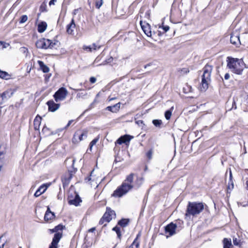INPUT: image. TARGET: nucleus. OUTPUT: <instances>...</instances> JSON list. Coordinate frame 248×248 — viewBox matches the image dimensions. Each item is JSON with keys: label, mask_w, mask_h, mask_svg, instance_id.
<instances>
[{"label": "nucleus", "mask_w": 248, "mask_h": 248, "mask_svg": "<svg viewBox=\"0 0 248 248\" xmlns=\"http://www.w3.org/2000/svg\"><path fill=\"white\" fill-rule=\"evenodd\" d=\"M135 175V174L133 173H131L128 175L122 185L118 186L113 192L112 196L121 197L133 188H139L142 184L143 179L141 177H138L134 185L133 183Z\"/></svg>", "instance_id": "nucleus-1"}, {"label": "nucleus", "mask_w": 248, "mask_h": 248, "mask_svg": "<svg viewBox=\"0 0 248 248\" xmlns=\"http://www.w3.org/2000/svg\"><path fill=\"white\" fill-rule=\"evenodd\" d=\"M227 67L230 70L237 75L242 74L244 69L246 66L242 59L228 57L227 58Z\"/></svg>", "instance_id": "nucleus-2"}, {"label": "nucleus", "mask_w": 248, "mask_h": 248, "mask_svg": "<svg viewBox=\"0 0 248 248\" xmlns=\"http://www.w3.org/2000/svg\"><path fill=\"white\" fill-rule=\"evenodd\" d=\"M204 205L202 202H189L186 207V217L199 215L204 209Z\"/></svg>", "instance_id": "nucleus-3"}, {"label": "nucleus", "mask_w": 248, "mask_h": 248, "mask_svg": "<svg viewBox=\"0 0 248 248\" xmlns=\"http://www.w3.org/2000/svg\"><path fill=\"white\" fill-rule=\"evenodd\" d=\"M213 67L209 64H206L203 68V74L202 75L201 90L205 91L208 88L209 83L211 80V74Z\"/></svg>", "instance_id": "nucleus-4"}, {"label": "nucleus", "mask_w": 248, "mask_h": 248, "mask_svg": "<svg viewBox=\"0 0 248 248\" xmlns=\"http://www.w3.org/2000/svg\"><path fill=\"white\" fill-rule=\"evenodd\" d=\"M35 45L39 49L52 48L56 45V43H53L51 40L43 38L38 40Z\"/></svg>", "instance_id": "nucleus-5"}, {"label": "nucleus", "mask_w": 248, "mask_h": 248, "mask_svg": "<svg viewBox=\"0 0 248 248\" xmlns=\"http://www.w3.org/2000/svg\"><path fill=\"white\" fill-rule=\"evenodd\" d=\"M116 217V214L114 211L111 210L109 207H107L106 211L100 219L99 223L100 225L103 224L105 221L107 222H110L113 218Z\"/></svg>", "instance_id": "nucleus-6"}, {"label": "nucleus", "mask_w": 248, "mask_h": 248, "mask_svg": "<svg viewBox=\"0 0 248 248\" xmlns=\"http://www.w3.org/2000/svg\"><path fill=\"white\" fill-rule=\"evenodd\" d=\"M67 93V91L65 88H60L53 95L55 100L57 102L63 100L66 98Z\"/></svg>", "instance_id": "nucleus-7"}, {"label": "nucleus", "mask_w": 248, "mask_h": 248, "mask_svg": "<svg viewBox=\"0 0 248 248\" xmlns=\"http://www.w3.org/2000/svg\"><path fill=\"white\" fill-rule=\"evenodd\" d=\"M62 237V232L55 233L48 248H58V243Z\"/></svg>", "instance_id": "nucleus-8"}, {"label": "nucleus", "mask_w": 248, "mask_h": 248, "mask_svg": "<svg viewBox=\"0 0 248 248\" xmlns=\"http://www.w3.org/2000/svg\"><path fill=\"white\" fill-rule=\"evenodd\" d=\"M177 227L176 224L171 222L165 227L166 234H168L169 236H172L175 233V230Z\"/></svg>", "instance_id": "nucleus-9"}, {"label": "nucleus", "mask_w": 248, "mask_h": 248, "mask_svg": "<svg viewBox=\"0 0 248 248\" xmlns=\"http://www.w3.org/2000/svg\"><path fill=\"white\" fill-rule=\"evenodd\" d=\"M140 25L145 34L147 36L151 37L152 36V31L150 24L146 22H143L142 20H140Z\"/></svg>", "instance_id": "nucleus-10"}, {"label": "nucleus", "mask_w": 248, "mask_h": 248, "mask_svg": "<svg viewBox=\"0 0 248 248\" xmlns=\"http://www.w3.org/2000/svg\"><path fill=\"white\" fill-rule=\"evenodd\" d=\"M14 94V92L11 90H9L4 92L0 95V104L1 105L5 101L10 98Z\"/></svg>", "instance_id": "nucleus-11"}, {"label": "nucleus", "mask_w": 248, "mask_h": 248, "mask_svg": "<svg viewBox=\"0 0 248 248\" xmlns=\"http://www.w3.org/2000/svg\"><path fill=\"white\" fill-rule=\"evenodd\" d=\"M87 131H86L83 132L80 131H77L74 135L73 141H77V139H78L79 141H81L83 139V137L87 138Z\"/></svg>", "instance_id": "nucleus-12"}, {"label": "nucleus", "mask_w": 248, "mask_h": 248, "mask_svg": "<svg viewBox=\"0 0 248 248\" xmlns=\"http://www.w3.org/2000/svg\"><path fill=\"white\" fill-rule=\"evenodd\" d=\"M231 43L235 45L236 46H239L241 44L239 35L237 32H233L232 33L230 37Z\"/></svg>", "instance_id": "nucleus-13"}, {"label": "nucleus", "mask_w": 248, "mask_h": 248, "mask_svg": "<svg viewBox=\"0 0 248 248\" xmlns=\"http://www.w3.org/2000/svg\"><path fill=\"white\" fill-rule=\"evenodd\" d=\"M133 138L132 136H131L128 135H124V136L120 137L116 141V143L118 144H122L123 143L126 144L127 142H129L130 140Z\"/></svg>", "instance_id": "nucleus-14"}, {"label": "nucleus", "mask_w": 248, "mask_h": 248, "mask_svg": "<svg viewBox=\"0 0 248 248\" xmlns=\"http://www.w3.org/2000/svg\"><path fill=\"white\" fill-rule=\"evenodd\" d=\"M74 198L68 201V203L70 205H74L77 206L82 201L78 193L74 192Z\"/></svg>", "instance_id": "nucleus-15"}, {"label": "nucleus", "mask_w": 248, "mask_h": 248, "mask_svg": "<svg viewBox=\"0 0 248 248\" xmlns=\"http://www.w3.org/2000/svg\"><path fill=\"white\" fill-rule=\"evenodd\" d=\"M48 107V110L51 112H54L60 107L59 104L55 103L53 100H49L46 103Z\"/></svg>", "instance_id": "nucleus-16"}, {"label": "nucleus", "mask_w": 248, "mask_h": 248, "mask_svg": "<svg viewBox=\"0 0 248 248\" xmlns=\"http://www.w3.org/2000/svg\"><path fill=\"white\" fill-rule=\"evenodd\" d=\"M72 177V174L71 172H67L65 173L62 177V180L63 185H68Z\"/></svg>", "instance_id": "nucleus-17"}, {"label": "nucleus", "mask_w": 248, "mask_h": 248, "mask_svg": "<svg viewBox=\"0 0 248 248\" xmlns=\"http://www.w3.org/2000/svg\"><path fill=\"white\" fill-rule=\"evenodd\" d=\"M76 27L74 19L73 18L71 23L68 24L66 26V32L69 34H73L74 29Z\"/></svg>", "instance_id": "nucleus-18"}, {"label": "nucleus", "mask_w": 248, "mask_h": 248, "mask_svg": "<svg viewBox=\"0 0 248 248\" xmlns=\"http://www.w3.org/2000/svg\"><path fill=\"white\" fill-rule=\"evenodd\" d=\"M6 145L4 144L0 145V162H2L4 159V155L6 154ZM2 165L0 164V169Z\"/></svg>", "instance_id": "nucleus-19"}, {"label": "nucleus", "mask_w": 248, "mask_h": 248, "mask_svg": "<svg viewBox=\"0 0 248 248\" xmlns=\"http://www.w3.org/2000/svg\"><path fill=\"white\" fill-rule=\"evenodd\" d=\"M47 189V186L45 184L41 186L35 192L34 196L35 197H38L42 194L44 193Z\"/></svg>", "instance_id": "nucleus-20"}, {"label": "nucleus", "mask_w": 248, "mask_h": 248, "mask_svg": "<svg viewBox=\"0 0 248 248\" xmlns=\"http://www.w3.org/2000/svg\"><path fill=\"white\" fill-rule=\"evenodd\" d=\"M121 103H118L114 105L111 106H108L106 108V109L110 111L113 113L117 112L120 109Z\"/></svg>", "instance_id": "nucleus-21"}, {"label": "nucleus", "mask_w": 248, "mask_h": 248, "mask_svg": "<svg viewBox=\"0 0 248 248\" xmlns=\"http://www.w3.org/2000/svg\"><path fill=\"white\" fill-rule=\"evenodd\" d=\"M42 118L39 115H37L34 120L33 124L34 128L35 130L39 129L40 125L41 122Z\"/></svg>", "instance_id": "nucleus-22"}, {"label": "nucleus", "mask_w": 248, "mask_h": 248, "mask_svg": "<svg viewBox=\"0 0 248 248\" xmlns=\"http://www.w3.org/2000/svg\"><path fill=\"white\" fill-rule=\"evenodd\" d=\"M55 217V215L54 212H46L45 216H44V220L46 222H48V221H52Z\"/></svg>", "instance_id": "nucleus-23"}, {"label": "nucleus", "mask_w": 248, "mask_h": 248, "mask_svg": "<svg viewBox=\"0 0 248 248\" xmlns=\"http://www.w3.org/2000/svg\"><path fill=\"white\" fill-rule=\"evenodd\" d=\"M40 69L45 73H48L49 71V67L46 65L42 61H38L37 62Z\"/></svg>", "instance_id": "nucleus-24"}, {"label": "nucleus", "mask_w": 248, "mask_h": 248, "mask_svg": "<svg viewBox=\"0 0 248 248\" xmlns=\"http://www.w3.org/2000/svg\"><path fill=\"white\" fill-rule=\"evenodd\" d=\"M47 27V24L45 22H41L38 25V31L42 33L45 31Z\"/></svg>", "instance_id": "nucleus-25"}, {"label": "nucleus", "mask_w": 248, "mask_h": 248, "mask_svg": "<svg viewBox=\"0 0 248 248\" xmlns=\"http://www.w3.org/2000/svg\"><path fill=\"white\" fill-rule=\"evenodd\" d=\"M232 175L231 170L230 171V174H229V181L228 183V189L229 190H232L233 188V183L232 182Z\"/></svg>", "instance_id": "nucleus-26"}, {"label": "nucleus", "mask_w": 248, "mask_h": 248, "mask_svg": "<svg viewBox=\"0 0 248 248\" xmlns=\"http://www.w3.org/2000/svg\"><path fill=\"white\" fill-rule=\"evenodd\" d=\"M223 248H230L232 246L231 239L224 238L223 240Z\"/></svg>", "instance_id": "nucleus-27"}, {"label": "nucleus", "mask_w": 248, "mask_h": 248, "mask_svg": "<svg viewBox=\"0 0 248 248\" xmlns=\"http://www.w3.org/2000/svg\"><path fill=\"white\" fill-rule=\"evenodd\" d=\"M128 219L123 218L119 221L118 224L123 227H125L129 223Z\"/></svg>", "instance_id": "nucleus-28"}, {"label": "nucleus", "mask_w": 248, "mask_h": 248, "mask_svg": "<svg viewBox=\"0 0 248 248\" xmlns=\"http://www.w3.org/2000/svg\"><path fill=\"white\" fill-rule=\"evenodd\" d=\"M10 75L8 73L5 71L0 70V78L4 79H8L9 78Z\"/></svg>", "instance_id": "nucleus-29"}, {"label": "nucleus", "mask_w": 248, "mask_h": 248, "mask_svg": "<svg viewBox=\"0 0 248 248\" xmlns=\"http://www.w3.org/2000/svg\"><path fill=\"white\" fill-rule=\"evenodd\" d=\"M154 125L157 127H160L161 124H162V122L160 120H154L152 122Z\"/></svg>", "instance_id": "nucleus-30"}, {"label": "nucleus", "mask_w": 248, "mask_h": 248, "mask_svg": "<svg viewBox=\"0 0 248 248\" xmlns=\"http://www.w3.org/2000/svg\"><path fill=\"white\" fill-rule=\"evenodd\" d=\"M112 230L116 232L118 237L120 239L121 233L120 228L117 226H115L112 229Z\"/></svg>", "instance_id": "nucleus-31"}, {"label": "nucleus", "mask_w": 248, "mask_h": 248, "mask_svg": "<svg viewBox=\"0 0 248 248\" xmlns=\"http://www.w3.org/2000/svg\"><path fill=\"white\" fill-rule=\"evenodd\" d=\"M140 246V242H137L136 241H134L131 245L129 247V248H139Z\"/></svg>", "instance_id": "nucleus-32"}, {"label": "nucleus", "mask_w": 248, "mask_h": 248, "mask_svg": "<svg viewBox=\"0 0 248 248\" xmlns=\"http://www.w3.org/2000/svg\"><path fill=\"white\" fill-rule=\"evenodd\" d=\"M171 116V111L170 110H167L165 113V116L167 120L170 119Z\"/></svg>", "instance_id": "nucleus-33"}, {"label": "nucleus", "mask_w": 248, "mask_h": 248, "mask_svg": "<svg viewBox=\"0 0 248 248\" xmlns=\"http://www.w3.org/2000/svg\"><path fill=\"white\" fill-rule=\"evenodd\" d=\"M233 245L235 246H240L241 245L240 240L239 239H237V238H233Z\"/></svg>", "instance_id": "nucleus-34"}, {"label": "nucleus", "mask_w": 248, "mask_h": 248, "mask_svg": "<svg viewBox=\"0 0 248 248\" xmlns=\"http://www.w3.org/2000/svg\"><path fill=\"white\" fill-rule=\"evenodd\" d=\"M9 45V44L5 42L0 41V49L6 48Z\"/></svg>", "instance_id": "nucleus-35"}, {"label": "nucleus", "mask_w": 248, "mask_h": 248, "mask_svg": "<svg viewBox=\"0 0 248 248\" xmlns=\"http://www.w3.org/2000/svg\"><path fill=\"white\" fill-rule=\"evenodd\" d=\"M42 131L43 133L46 135V136H48L50 134L49 129L45 126H44V127L43 128Z\"/></svg>", "instance_id": "nucleus-36"}, {"label": "nucleus", "mask_w": 248, "mask_h": 248, "mask_svg": "<svg viewBox=\"0 0 248 248\" xmlns=\"http://www.w3.org/2000/svg\"><path fill=\"white\" fill-rule=\"evenodd\" d=\"M64 226H63L62 225L59 224L54 227L55 230H56L57 232H59V231H62L63 229V228Z\"/></svg>", "instance_id": "nucleus-37"}, {"label": "nucleus", "mask_w": 248, "mask_h": 248, "mask_svg": "<svg viewBox=\"0 0 248 248\" xmlns=\"http://www.w3.org/2000/svg\"><path fill=\"white\" fill-rule=\"evenodd\" d=\"M28 20V16L26 15H23L20 18V23H23L27 21Z\"/></svg>", "instance_id": "nucleus-38"}, {"label": "nucleus", "mask_w": 248, "mask_h": 248, "mask_svg": "<svg viewBox=\"0 0 248 248\" xmlns=\"http://www.w3.org/2000/svg\"><path fill=\"white\" fill-rule=\"evenodd\" d=\"M83 49L84 50H86L89 52H92L93 51V49H92L91 45L89 46H84L83 47Z\"/></svg>", "instance_id": "nucleus-39"}, {"label": "nucleus", "mask_w": 248, "mask_h": 248, "mask_svg": "<svg viewBox=\"0 0 248 248\" xmlns=\"http://www.w3.org/2000/svg\"><path fill=\"white\" fill-rule=\"evenodd\" d=\"M40 11L41 12L46 11V5L44 3H42L40 7Z\"/></svg>", "instance_id": "nucleus-40"}, {"label": "nucleus", "mask_w": 248, "mask_h": 248, "mask_svg": "<svg viewBox=\"0 0 248 248\" xmlns=\"http://www.w3.org/2000/svg\"><path fill=\"white\" fill-rule=\"evenodd\" d=\"M103 4V0L100 1H96L95 2V6L97 9H99Z\"/></svg>", "instance_id": "nucleus-41"}, {"label": "nucleus", "mask_w": 248, "mask_h": 248, "mask_svg": "<svg viewBox=\"0 0 248 248\" xmlns=\"http://www.w3.org/2000/svg\"><path fill=\"white\" fill-rule=\"evenodd\" d=\"M141 232H139V233L137 234L136 237L134 239V241H136L137 242H140V241L139 239H140V238L141 236Z\"/></svg>", "instance_id": "nucleus-42"}, {"label": "nucleus", "mask_w": 248, "mask_h": 248, "mask_svg": "<svg viewBox=\"0 0 248 248\" xmlns=\"http://www.w3.org/2000/svg\"><path fill=\"white\" fill-rule=\"evenodd\" d=\"M92 49L93 50H96L97 49H98L100 48V46H98L95 43H93V44L92 45Z\"/></svg>", "instance_id": "nucleus-43"}, {"label": "nucleus", "mask_w": 248, "mask_h": 248, "mask_svg": "<svg viewBox=\"0 0 248 248\" xmlns=\"http://www.w3.org/2000/svg\"><path fill=\"white\" fill-rule=\"evenodd\" d=\"M136 123L140 127H143V125H144L143 124V121L142 120H138L136 121Z\"/></svg>", "instance_id": "nucleus-44"}, {"label": "nucleus", "mask_w": 248, "mask_h": 248, "mask_svg": "<svg viewBox=\"0 0 248 248\" xmlns=\"http://www.w3.org/2000/svg\"><path fill=\"white\" fill-rule=\"evenodd\" d=\"M234 108L235 109L236 108V105L235 103V102L233 100L232 103V108H228L229 110H231L232 109Z\"/></svg>", "instance_id": "nucleus-45"}, {"label": "nucleus", "mask_w": 248, "mask_h": 248, "mask_svg": "<svg viewBox=\"0 0 248 248\" xmlns=\"http://www.w3.org/2000/svg\"><path fill=\"white\" fill-rule=\"evenodd\" d=\"M152 151L151 150H149L146 154L147 157L150 159L152 158Z\"/></svg>", "instance_id": "nucleus-46"}, {"label": "nucleus", "mask_w": 248, "mask_h": 248, "mask_svg": "<svg viewBox=\"0 0 248 248\" xmlns=\"http://www.w3.org/2000/svg\"><path fill=\"white\" fill-rule=\"evenodd\" d=\"M162 29L164 31V32H166L167 31H168L169 30L170 27L169 26H167V25L163 26Z\"/></svg>", "instance_id": "nucleus-47"}, {"label": "nucleus", "mask_w": 248, "mask_h": 248, "mask_svg": "<svg viewBox=\"0 0 248 248\" xmlns=\"http://www.w3.org/2000/svg\"><path fill=\"white\" fill-rule=\"evenodd\" d=\"M74 196H75L74 193L73 194H72V193L70 194L68 197V202L70 200L73 199L74 198Z\"/></svg>", "instance_id": "nucleus-48"}, {"label": "nucleus", "mask_w": 248, "mask_h": 248, "mask_svg": "<svg viewBox=\"0 0 248 248\" xmlns=\"http://www.w3.org/2000/svg\"><path fill=\"white\" fill-rule=\"evenodd\" d=\"M181 72L183 74H187L189 72V70L187 68H184L181 69Z\"/></svg>", "instance_id": "nucleus-49"}, {"label": "nucleus", "mask_w": 248, "mask_h": 248, "mask_svg": "<svg viewBox=\"0 0 248 248\" xmlns=\"http://www.w3.org/2000/svg\"><path fill=\"white\" fill-rule=\"evenodd\" d=\"M98 140V139H94L90 142V144H91V146H93L96 143Z\"/></svg>", "instance_id": "nucleus-50"}, {"label": "nucleus", "mask_w": 248, "mask_h": 248, "mask_svg": "<svg viewBox=\"0 0 248 248\" xmlns=\"http://www.w3.org/2000/svg\"><path fill=\"white\" fill-rule=\"evenodd\" d=\"M96 79L95 77H91L90 78V81L92 83H94L96 82Z\"/></svg>", "instance_id": "nucleus-51"}, {"label": "nucleus", "mask_w": 248, "mask_h": 248, "mask_svg": "<svg viewBox=\"0 0 248 248\" xmlns=\"http://www.w3.org/2000/svg\"><path fill=\"white\" fill-rule=\"evenodd\" d=\"M21 51L23 53H26L28 52V50L27 48L25 47H23L21 48Z\"/></svg>", "instance_id": "nucleus-52"}, {"label": "nucleus", "mask_w": 248, "mask_h": 248, "mask_svg": "<svg viewBox=\"0 0 248 248\" xmlns=\"http://www.w3.org/2000/svg\"><path fill=\"white\" fill-rule=\"evenodd\" d=\"M230 74L229 73L225 74V75L224 76L225 79L228 80V79H229L230 78Z\"/></svg>", "instance_id": "nucleus-53"}, {"label": "nucleus", "mask_w": 248, "mask_h": 248, "mask_svg": "<svg viewBox=\"0 0 248 248\" xmlns=\"http://www.w3.org/2000/svg\"><path fill=\"white\" fill-rule=\"evenodd\" d=\"M48 232H50V233H53L54 232H56V233H57L56 231V230H55V228H53V229H48Z\"/></svg>", "instance_id": "nucleus-54"}, {"label": "nucleus", "mask_w": 248, "mask_h": 248, "mask_svg": "<svg viewBox=\"0 0 248 248\" xmlns=\"http://www.w3.org/2000/svg\"><path fill=\"white\" fill-rule=\"evenodd\" d=\"M55 2H56V0H51L49 2V6H51V5H54Z\"/></svg>", "instance_id": "nucleus-55"}, {"label": "nucleus", "mask_w": 248, "mask_h": 248, "mask_svg": "<svg viewBox=\"0 0 248 248\" xmlns=\"http://www.w3.org/2000/svg\"><path fill=\"white\" fill-rule=\"evenodd\" d=\"M73 120H70L68 122L67 124L66 125V126L65 127V128H67L68 127H69L70 126V125L71 124V123L73 122Z\"/></svg>", "instance_id": "nucleus-56"}, {"label": "nucleus", "mask_w": 248, "mask_h": 248, "mask_svg": "<svg viewBox=\"0 0 248 248\" xmlns=\"http://www.w3.org/2000/svg\"><path fill=\"white\" fill-rule=\"evenodd\" d=\"M91 180V178L90 176H88L85 179V181L86 182H88L90 181Z\"/></svg>", "instance_id": "nucleus-57"}, {"label": "nucleus", "mask_w": 248, "mask_h": 248, "mask_svg": "<svg viewBox=\"0 0 248 248\" xmlns=\"http://www.w3.org/2000/svg\"><path fill=\"white\" fill-rule=\"evenodd\" d=\"M95 230V227H93V228H91L90 229H89L88 231H89V232H93Z\"/></svg>", "instance_id": "nucleus-58"}, {"label": "nucleus", "mask_w": 248, "mask_h": 248, "mask_svg": "<svg viewBox=\"0 0 248 248\" xmlns=\"http://www.w3.org/2000/svg\"><path fill=\"white\" fill-rule=\"evenodd\" d=\"M83 95H84V94H83L82 93H78L77 94V97L80 98V97H81L82 96H83Z\"/></svg>", "instance_id": "nucleus-59"}, {"label": "nucleus", "mask_w": 248, "mask_h": 248, "mask_svg": "<svg viewBox=\"0 0 248 248\" xmlns=\"http://www.w3.org/2000/svg\"><path fill=\"white\" fill-rule=\"evenodd\" d=\"M116 99V97H112V98H110V97H109L108 98V101H111L112 100H115Z\"/></svg>", "instance_id": "nucleus-60"}, {"label": "nucleus", "mask_w": 248, "mask_h": 248, "mask_svg": "<svg viewBox=\"0 0 248 248\" xmlns=\"http://www.w3.org/2000/svg\"><path fill=\"white\" fill-rule=\"evenodd\" d=\"M78 11V9H75L73 12V14L74 15H76L77 14V12Z\"/></svg>", "instance_id": "nucleus-61"}, {"label": "nucleus", "mask_w": 248, "mask_h": 248, "mask_svg": "<svg viewBox=\"0 0 248 248\" xmlns=\"http://www.w3.org/2000/svg\"><path fill=\"white\" fill-rule=\"evenodd\" d=\"M113 58L112 57H110L109 59H108V61L107 62H110L111 61H112Z\"/></svg>", "instance_id": "nucleus-62"}, {"label": "nucleus", "mask_w": 248, "mask_h": 248, "mask_svg": "<svg viewBox=\"0 0 248 248\" xmlns=\"http://www.w3.org/2000/svg\"><path fill=\"white\" fill-rule=\"evenodd\" d=\"M113 58L112 57H110L109 59H108V61L107 62H110L111 61H112Z\"/></svg>", "instance_id": "nucleus-63"}, {"label": "nucleus", "mask_w": 248, "mask_h": 248, "mask_svg": "<svg viewBox=\"0 0 248 248\" xmlns=\"http://www.w3.org/2000/svg\"><path fill=\"white\" fill-rule=\"evenodd\" d=\"M5 245V243L3 244L2 245H1V246H0V248H4V246Z\"/></svg>", "instance_id": "nucleus-64"}]
</instances>
